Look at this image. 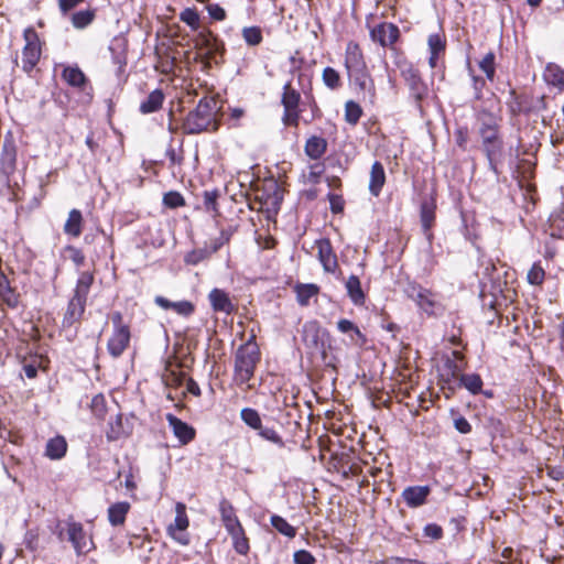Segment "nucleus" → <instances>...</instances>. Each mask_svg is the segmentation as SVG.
Masks as SVG:
<instances>
[{"label": "nucleus", "mask_w": 564, "mask_h": 564, "mask_svg": "<svg viewBox=\"0 0 564 564\" xmlns=\"http://www.w3.org/2000/svg\"><path fill=\"white\" fill-rule=\"evenodd\" d=\"M93 283L94 274L91 272L80 273L76 283L74 295L70 299L64 315L63 324L65 326H72L83 316L87 296Z\"/></svg>", "instance_id": "f257e3e1"}, {"label": "nucleus", "mask_w": 564, "mask_h": 564, "mask_svg": "<svg viewBox=\"0 0 564 564\" xmlns=\"http://www.w3.org/2000/svg\"><path fill=\"white\" fill-rule=\"evenodd\" d=\"M217 101L214 98L204 97L196 108L191 111L183 123L184 131L188 134H197L208 129L214 120Z\"/></svg>", "instance_id": "f03ea898"}, {"label": "nucleus", "mask_w": 564, "mask_h": 564, "mask_svg": "<svg viewBox=\"0 0 564 564\" xmlns=\"http://www.w3.org/2000/svg\"><path fill=\"white\" fill-rule=\"evenodd\" d=\"M260 360V351L252 340L241 345L235 358V378L240 384L247 383L254 373L257 364Z\"/></svg>", "instance_id": "7ed1b4c3"}, {"label": "nucleus", "mask_w": 564, "mask_h": 564, "mask_svg": "<svg viewBox=\"0 0 564 564\" xmlns=\"http://www.w3.org/2000/svg\"><path fill=\"white\" fill-rule=\"evenodd\" d=\"M345 68L350 79L355 82L361 89L367 88L369 74L364 58V54L359 45L349 42L345 52Z\"/></svg>", "instance_id": "20e7f679"}, {"label": "nucleus", "mask_w": 564, "mask_h": 564, "mask_svg": "<svg viewBox=\"0 0 564 564\" xmlns=\"http://www.w3.org/2000/svg\"><path fill=\"white\" fill-rule=\"evenodd\" d=\"M25 44L22 50V69L31 72L40 61L42 47L39 34L33 28H28L23 32Z\"/></svg>", "instance_id": "39448f33"}, {"label": "nucleus", "mask_w": 564, "mask_h": 564, "mask_svg": "<svg viewBox=\"0 0 564 564\" xmlns=\"http://www.w3.org/2000/svg\"><path fill=\"white\" fill-rule=\"evenodd\" d=\"M405 293L409 299L414 301L416 305L429 315H434L441 310V304L436 295L421 285L411 283L406 286Z\"/></svg>", "instance_id": "423d86ee"}, {"label": "nucleus", "mask_w": 564, "mask_h": 564, "mask_svg": "<svg viewBox=\"0 0 564 564\" xmlns=\"http://www.w3.org/2000/svg\"><path fill=\"white\" fill-rule=\"evenodd\" d=\"M301 95L300 93L292 87L290 83L285 84L283 87V94L281 98V102L284 107L283 113V122L288 126L296 127L299 124L300 119V106Z\"/></svg>", "instance_id": "0eeeda50"}, {"label": "nucleus", "mask_w": 564, "mask_h": 564, "mask_svg": "<svg viewBox=\"0 0 564 564\" xmlns=\"http://www.w3.org/2000/svg\"><path fill=\"white\" fill-rule=\"evenodd\" d=\"M188 525L189 520L186 514V506L183 502H177L175 505V519L169 525L167 533L177 543L187 545L189 543L188 534L186 533Z\"/></svg>", "instance_id": "6e6552de"}, {"label": "nucleus", "mask_w": 564, "mask_h": 564, "mask_svg": "<svg viewBox=\"0 0 564 564\" xmlns=\"http://www.w3.org/2000/svg\"><path fill=\"white\" fill-rule=\"evenodd\" d=\"M66 529L68 541L73 544V547L78 555L87 554L94 549L93 540L87 536L82 523L68 519L66 521Z\"/></svg>", "instance_id": "1a4fd4ad"}, {"label": "nucleus", "mask_w": 564, "mask_h": 564, "mask_svg": "<svg viewBox=\"0 0 564 564\" xmlns=\"http://www.w3.org/2000/svg\"><path fill=\"white\" fill-rule=\"evenodd\" d=\"M484 151L491 166L502 154L503 142L499 129L479 130Z\"/></svg>", "instance_id": "9d476101"}, {"label": "nucleus", "mask_w": 564, "mask_h": 564, "mask_svg": "<svg viewBox=\"0 0 564 564\" xmlns=\"http://www.w3.org/2000/svg\"><path fill=\"white\" fill-rule=\"evenodd\" d=\"M371 39L381 46H389L397 42L400 32L397 25L392 23H380L371 30Z\"/></svg>", "instance_id": "9b49d317"}, {"label": "nucleus", "mask_w": 564, "mask_h": 564, "mask_svg": "<svg viewBox=\"0 0 564 564\" xmlns=\"http://www.w3.org/2000/svg\"><path fill=\"white\" fill-rule=\"evenodd\" d=\"M130 337L131 334L129 327H120L119 329H113V333L107 344L109 354L113 358L120 357L129 346Z\"/></svg>", "instance_id": "f8f14e48"}, {"label": "nucleus", "mask_w": 564, "mask_h": 564, "mask_svg": "<svg viewBox=\"0 0 564 564\" xmlns=\"http://www.w3.org/2000/svg\"><path fill=\"white\" fill-rule=\"evenodd\" d=\"M194 46L200 52L199 55H204L207 59L212 58L219 50L216 36L207 30L199 32L195 36Z\"/></svg>", "instance_id": "ddd939ff"}, {"label": "nucleus", "mask_w": 564, "mask_h": 564, "mask_svg": "<svg viewBox=\"0 0 564 564\" xmlns=\"http://www.w3.org/2000/svg\"><path fill=\"white\" fill-rule=\"evenodd\" d=\"M316 247L318 260L322 263L324 270L326 272L334 273L338 267V263L330 241L328 239H319L316 241Z\"/></svg>", "instance_id": "4468645a"}, {"label": "nucleus", "mask_w": 564, "mask_h": 564, "mask_svg": "<svg viewBox=\"0 0 564 564\" xmlns=\"http://www.w3.org/2000/svg\"><path fill=\"white\" fill-rule=\"evenodd\" d=\"M208 300L212 308L215 312L225 313L226 315H230L236 311V305L229 297L228 293L221 289H213L208 294Z\"/></svg>", "instance_id": "2eb2a0df"}, {"label": "nucleus", "mask_w": 564, "mask_h": 564, "mask_svg": "<svg viewBox=\"0 0 564 564\" xmlns=\"http://www.w3.org/2000/svg\"><path fill=\"white\" fill-rule=\"evenodd\" d=\"M166 421L169 422L175 437H177L183 445L188 444L194 440L195 430L186 422H183L172 413L166 414Z\"/></svg>", "instance_id": "dca6fc26"}, {"label": "nucleus", "mask_w": 564, "mask_h": 564, "mask_svg": "<svg viewBox=\"0 0 564 564\" xmlns=\"http://www.w3.org/2000/svg\"><path fill=\"white\" fill-rule=\"evenodd\" d=\"M323 333L317 322H307L303 326L302 340L308 349L319 350L323 347Z\"/></svg>", "instance_id": "f3484780"}, {"label": "nucleus", "mask_w": 564, "mask_h": 564, "mask_svg": "<svg viewBox=\"0 0 564 564\" xmlns=\"http://www.w3.org/2000/svg\"><path fill=\"white\" fill-rule=\"evenodd\" d=\"M430 494L429 486H410L402 491V498L408 507L417 508L426 502Z\"/></svg>", "instance_id": "a211bd4d"}, {"label": "nucleus", "mask_w": 564, "mask_h": 564, "mask_svg": "<svg viewBox=\"0 0 564 564\" xmlns=\"http://www.w3.org/2000/svg\"><path fill=\"white\" fill-rule=\"evenodd\" d=\"M154 302L163 310H173L176 314L188 317L195 312V305L191 301L172 302L164 296H155Z\"/></svg>", "instance_id": "6ab92c4d"}, {"label": "nucleus", "mask_w": 564, "mask_h": 564, "mask_svg": "<svg viewBox=\"0 0 564 564\" xmlns=\"http://www.w3.org/2000/svg\"><path fill=\"white\" fill-rule=\"evenodd\" d=\"M402 75L410 87L412 96L415 100H421L426 95L427 88L422 82L417 69L409 67L402 72Z\"/></svg>", "instance_id": "aec40b11"}, {"label": "nucleus", "mask_w": 564, "mask_h": 564, "mask_svg": "<svg viewBox=\"0 0 564 564\" xmlns=\"http://www.w3.org/2000/svg\"><path fill=\"white\" fill-rule=\"evenodd\" d=\"M427 45L430 50L429 64L431 68H435L437 59L441 54H444L446 48V40L442 33L430 34L427 39Z\"/></svg>", "instance_id": "412c9836"}, {"label": "nucleus", "mask_w": 564, "mask_h": 564, "mask_svg": "<svg viewBox=\"0 0 564 564\" xmlns=\"http://www.w3.org/2000/svg\"><path fill=\"white\" fill-rule=\"evenodd\" d=\"M219 511L221 516V521L227 532L237 531V529L242 528L240 521L236 517V512L232 505L228 500L223 499L220 501Z\"/></svg>", "instance_id": "4be33fe9"}, {"label": "nucleus", "mask_w": 564, "mask_h": 564, "mask_svg": "<svg viewBox=\"0 0 564 564\" xmlns=\"http://www.w3.org/2000/svg\"><path fill=\"white\" fill-rule=\"evenodd\" d=\"M453 358H448L444 364L443 377H446V381L451 379H460L464 369V356L459 351H453Z\"/></svg>", "instance_id": "5701e85b"}, {"label": "nucleus", "mask_w": 564, "mask_h": 564, "mask_svg": "<svg viewBox=\"0 0 564 564\" xmlns=\"http://www.w3.org/2000/svg\"><path fill=\"white\" fill-rule=\"evenodd\" d=\"M130 509L131 505L128 501L112 503L107 511L109 523L112 527L123 525Z\"/></svg>", "instance_id": "b1692460"}, {"label": "nucleus", "mask_w": 564, "mask_h": 564, "mask_svg": "<svg viewBox=\"0 0 564 564\" xmlns=\"http://www.w3.org/2000/svg\"><path fill=\"white\" fill-rule=\"evenodd\" d=\"M386 183V172L383 165L376 161L370 170L369 192L373 196H379Z\"/></svg>", "instance_id": "393cba45"}, {"label": "nucleus", "mask_w": 564, "mask_h": 564, "mask_svg": "<svg viewBox=\"0 0 564 564\" xmlns=\"http://www.w3.org/2000/svg\"><path fill=\"white\" fill-rule=\"evenodd\" d=\"M67 452V442L64 436L50 438L45 446V456L52 460L61 459Z\"/></svg>", "instance_id": "a878e982"}, {"label": "nucleus", "mask_w": 564, "mask_h": 564, "mask_svg": "<svg viewBox=\"0 0 564 564\" xmlns=\"http://www.w3.org/2000/svg\"><path fill=\"white\" fill-rule=\"evenodd\" d=\"M544 79L547 84L564 90V69L558 65L550 63L544 69Z\"/></svg>", "instance_id": "bb28decb"}, {"label": "nucleus", "mask_w": 564, "mask_h": 564, "mask_svg": "<svg viewBox=\"0 0 564 564\" xmlns=\"http://www.w3.org/2000/svg\"><path fill=\"white\" fill-rule=\"evenodd\" d=\"M164 101V94L161 89H155L149 94L147 99L140 104V111L144 115L158 111Z\"/></svg>", "instance_id": "cd10ccee"}, {"label": "nucleus", "mask_w": 564, "mask_h": 564, "mask_svg": "<svg viewBox=\"0 0 564 564\" xmlns=\"http://www.w3.org/2000/svg\"><path fill=\"white\" fill-rule=\"evenodd\" d=\"M327 149V142L324 138L313 135L305 143V153L313 160H318L324 155Z\"/></svg>", "instance_id": "c85d7f7f"}, {"label": "nucleus", "mask_w": 564, "mask_h": 564, "mask_svg": "<svg viewBox=\"0 0 564 564\" xmlns=\"http://www.w3.org/2000/svg\"><path fill=\"white\" fill-rule=\"evenodd\" d=\"M83 215L78 209H72L64 225V232L72 237H79L82 234Z\"/></svg>", "instance_id": "c756f323"}, {"label": "nucleus", "mask_w": 564, "mask_h": 564, "mask_svg": "<svg viewBox=\"0 0 564 564\" xmlns=\"http://www.w3.org/2000/svg\"><path fill=\"white\" fill-rule=\"evenodd\" d=\"M346 290L348 296L355 305H362L365 303V293L361 289L360 280L356 275H350L346 281Z\"/></svg>", "instance_id": "7c9ffc66"}, {"label": "nucleus", "mask_w": 564, "mask_h": 564, "mask_svg": "<svg viewBox=\"0 0 564 564\" xmlns=\"http://www.w3.org/2000/svg\"><path fill=\"white\" fill-rule=\"evenodd\" d=\"M130 434L129 429L123 424L122 415L116 414L113 421L109 422V429L106 432L108 441H117L127 437Z\"/></svg>", "instance_id": "2f4dec72"}, {"label": "nucleus", "mask_w": 564, "mask_h": 564, "mask_svg": "<svg viewBox=\"0 0 564 564\" xmlns=\"http://www.w3.org/2000/svg\"><path fill=\"white\" fill-rule=\"evenodd\" d=\"M477 120L479 122V130H496L500 129L502 118L488 109H481L477 115Z\"/></svg>", "instance_id": "473e14b6"}, {"label": "nucleus", "mask_w": 564, "mask_h": 564, "mask_svg": "<svg viewBox=\"0 0 564 564\" xmlns=\"http://www.w3.org/2000/svg\"><path fill=\"white\" fill-rule=\"evenodd\" d=\"M17 151L12 143H4L1 155V169L6 174H11L15 170Z\"/></svg>", "instance_id": "72a5a7b5"}, {"label": "nucleus", "mask_w": 564, "mask_h": 564, "mask_svg": "<svg viewBox=\"0 0 564 564\" xmlns=\"http://www.w3.org/2000/svg\"><path fill=\"white\" fill-rule=\"evenodd\" d=\"M337 328L343 334H348L350 339L355 343L362 344L365 341V335L360 332L359 327L349 319L341 318L337 322Z\"/></svg>", "instance_id": "f704fd0d"}, {"label": "nucleus", "mask_w": 564, "mask_h": 564, "mask_svg": "<svg viewBox=\"0 0 564 564\" xmlns=\"http://www.w3.org/2000/svg\"><path fill=\"white\" fill-rule=\"evenodd\" d=\"M62 77L68 85L73 87H82L86 83L85 74L77 66L65 67L62 73Z\"/></svg>", "instance_id": "c9c22d12"}, {"label": "nucleus", "mask_w": 564, "mask_h": 564, "mask_svg": "<svg viewBox=\"0 0 564 564\" xmlns=\"http://www.w3.org/2000/svg\"><path fill=\"white\" fill-rule=\"evenodd\" d=\"M318 286L316 284H299L295 286L296 299L300 305L306 306L310 300L317 295Z\"/></svg>", "instance_id": "e433bc0d"}, {"label": "nucleus", "mask_w": 564, "mask_h": 564, "mask_svg": "<svg viewBox=\"0 0 564 564\" xmlns=\"http://www.w3.org/2000/svg\"><path fill=\"white\" fill-rule=\"evenodd\" d=\"M459 386L467 389L470 393L477 394L482 389V380L477 373H467L460 376Z\"/></svg>", "instance_id": "4c0bfd02"}, {"label": "nucleus", "mask_w": 564, "mask_h": 564, "mask_svg": "<svg viewBox=\"0 0 564 564\" xmlns=\"http://www.w3.org/2000/svg\"><path fill=\"white\" fill-rule=\"evenodd\" d=\"M228 533L232 539L236 552L241 555H246L249 552V542L245 534L243 528L237 529V531H231Z\"/></svg>", "instance_id": "58836bf2"}, {"label": "nucleus", "mask_w": 564, "mask_h": 564, "mask_svg": "<svg viewBox=\"0 0 564 564\" xmlns=\"http://www.w3.org/2000/svg\"><path fill=\"white\" fill-rule=\"evenodd\" d=\"M253 430L258 432V435L261 438L271 442L281 448L284 447L285 444L281 435L274 429L263 426L262 421L260 422V426Z\"/></svg>", "instance_id": "ea45409f"}, {"label": "nucleus", "mask_w": 564, "mask_h": 564, "mask_svg": "<svg viewBox=\"0 0 564 564\" xmlns=\"http://www.w3.org/2000/svg\"><path fill=\"white\" fill-rule=\"evenodd\" d=\"M272 527L281 534L288 538H294L296 535V529L291 525L284 518L280 516H272L270 519Z\"/></svg>", "instance_id": "a19ab883"}, {"label": "nucleus", "mask_w": 564, "mask_h": 564, "mask_svg": "<svg viewBox=\"0 0 564 564\" xmlns=\"http://www.w3.org/2000/svg\"><path fill=\"white\" fill-rule=\"evenodd\" d=\"M240 419L250 429H257L260 426L261 416L257 410L252 408H243L240 411Z\"/></svg>", "instance_id": "79ce46f5"}, {"label": "nucleus", "mask_w": 564, "mask_h": 564, "mask_svg": "<svg viewBox=\"0 0 564 564\" xmlns=\"http://www.w3.org/2000/svg\"><path fill=\"white\" fill-rule=\"evenodd\" d=\"M435 218L434 206L432 203L424 202L421 205V223L424 231L430 230Z\"/></svg>", "instance_id": "37998d69"}, {"label": "nucleus", "mask_w": 564, "mask_h": 564, "mask_svg": "<svg viewBox=\"0 0 564 564\" xmlns=\"http://www.w3.org/2000/svg\"><path fill=\"white\" fill-rule=\"evenodd\" d=\"M322 79L325 86L329 89H337L340 87V76L339 73L333 67L324 68L322 73Z\"/></svg>", "instance_id": "c03bdc74"}, {"label": "nucleus", "mask_w": 564, "mask_h": 564, "mask_svg": "<svg viewBox=\"0 0 564 564\" xmlns=\"http://www.w3.org/2000/svg\"><path fill=\"white\" fill-rule=\"evenodd\" d=\"M545 279V271L540 262L533 263L528 271L527 280L531 285H541Z\"/></svg>", "instance_id": "a18cd8bd"}, {"label": "nucleus", "mask_w": 564, "mask_h": 564, "mask_svg": "<svg viewBox=\"0 0 564 564\" xmlns=\"http://www.w3.org/2000/svg\"><path fill=\"white\" fill-rule=\"evenodd\" d=\"M210 257V251L205 248L194 249L184 257V262L191 265H197Z\"/></svg>", "instance_id": "49530a36"}, {"label": "nucleus", "mask_w": 564, "mask_h": 564, "mask_svg": "<svg viewBox=\"0 0 564 564\" xmlns=\"http://www.w3.org/2000/svg\"><path fill=\"white\" fill-rule=\"evenodd\" d=\"M242 37L251 46L259 45L262 42V33L258 26L243 28Z\"/></svg>", "instance_id": "de8ad7c7"}, {"label": "nucleus", "mask_w": 564, "mask_h": 564, "mask_svg": "<svg viewBox=\"0 0 564 564\" xmlns=\"http://www.w3.org/2000/svg\"><path fill=\"white\" fill-rule=\"evenodd\" d=\"M90 410L93 414L99 419L104 420L107 413L106 399L102 394H96L90 402Z\"/></svg>", "instance_id": "09e8293b"}, {"label": "nucleus", "mask_w": 564, "mask_h": 564, "mask_svg": "<svg viewBox=\"0 0 564 564\" xmlns=\"http://www.w3.org/2000/svg\"><path fill=\"white\" fill-rule=\"evenodd\" d=\"M362 110L360 106L354 101H348L345 105V119L350 124H356L360 119Z\"/></svg>", "instance_id": "8fccbe9b"}, {"label": "nucleus", "mask_w": 564, "mask_h": 564, "mask_svg": "<svg viewBox=\"0 0 564 564\" xmlns=\"http://www.w3.org/2000/svg\"><path fill=\"white\" fill-rule=\"evenodd\" d=\"M480 69L486 74L489 80H494L495 77V54L492 52L487 53L479 63Z\"/></svg>", "instance_id": "3c124183"}, {"label": "nucleus", "mask_w": 564, "mask_h": 564, "mask_svg": "<svg viewBox=\"0 0 564 564\" xmlns=\"http://www.w3.org/2000/svg\"><path fill=\"white\" fill-rule=\"evenodd\" d=\"M64 257L69 259L77 268L85 263V256L78 248L74 246H67L64 248Z\"/></svg>", "instance_id": "603ef678"}, {"label": "nucleus", "mask_w": 564, "mask_h": 564, "mask_svg": "<svg viewBox=\"0 0 564 564\" xmlns=\"http://www.w3.org/2000/svg\"><path fill=\"white\" fill-rule=\"evenodd\" d=\"M163 204L169 208H177L185 205V199L181 193L171 191L164 194Z\"/></svg>", "instance_id": "864d4df0"}, {"label": "nucleus", "mask_w": 564, "mask_h": 564, "mask_svg": "<svg viewBox=\"0 0 564 564\" xmlns=\"http://www.w3.org/2000/svg\"><path fill=\"white\" fill-rule=\"evenodd\" d=\"M94 13L89 10L78 11L73 14L72 21L75 28L83 29L91 23Z\"/></svg>", "instance_id": "5fc2aeb1"}, {"label": "nucleus", "mask_w": 564, "mask_h": 564, "mask_svg": "<svg viewBox=\"0 0 564 564\" xmlns=\"http://www.w3.org/2000/svg\"><path fill=\"white\" fill-rule=\"evenodd\" d=\"M180 19L182 22L186 23L193 30H197L199 26V17L194 9L187 8L184 11H182Z\"/></svg>", "instance_id": "6e6d98bb"}, {"label": "nucleus", "mask_w": 564, "mask_h": 564, "mask_svg": "<svg viewBox=\"0 0 564 564\" xmlns=\"http://www.w3.org/2000/svg\"><path fill=\"white\" fill-rule=\"evenodd\" d=\"M218 191H205L203 195L204 206L207 212L218 214L217 198Z\"/></svg>", "instance_id": "4d7b16f0"}, {"label": "nucleus", "mask_w": 564, "mask_h": 564, "mask_svg": "<svg viewBox=\"0 0 564 564\" xmlns=\"http://www.w3.org/2000/svg\"><path fill=\"white\" fill-rule=\"evenodd\" d=\"M325 167L322 163H314L310 166V171L306 175L307 182L312 184H317L319 182L321 175L324 173Z\"/></svg>", "instance_id": "13d9d810"}, {"label": "nucleus", "mask_w": 564, "mask_h": 564, "mask_svg": "<svg viewBox=\"0 0 564 564\" xmlns=\"http://www.w3.org/2000/svg\"><path fill=\"white\" fill-rule=\"evenodd\" d=\"M24 544L28 550L35 552L39 549V532L29 530L24 535Z\"/></svg>", "instance_id": "bf43d9fd"}, {"label": "nucleus", "mask_w": 564, "mask_h": 564, "mask_svg": "<svg viewBox=\"0 0 564 564\" xmlns=\"http://www.w3.org/2000/svg\"><path fill=\"white\" fill-rule=\"evenodd\" d=\"M294 563L295 564H314V556L305 550H300L294 553Z\"/></svg>", "instance_id": "052dcab7"}, {"label": "nucleus", "mask_w": 564, "mask_h": 564, "mask_svg": "<svg viewBox=\"0 0 564 564\" xmlns=\"http://www.w3.org/2000/svg\"><path fill=\"white\" fill-rule=\"evenodd\" d=\"M207 11H208L209 15L217 21H223L226 19V12L219 4H216V3L208 4Z\"/></svg>", "instance_id": "680f3d73"}, {"label": "nucleus", "mask_w": 564, "mask_h": 564, "mask_svg": "<svg viewBox=\"0 0 564 564\" xmlns=\"http://www.w3.org/2000/svg\"><path fill=\"white\" fill-rule=\"evenodd\" d=\"M455 429L462 434H468L471 432V425L464 416H458L454 420Z\"/></svg>", "instance_id": "e2e57ef3"}, {"label": "nucleus", "mask_w": 564, "mask_h": 564, "mask_svg": "<svg viewBox=\"0 0 564 564\" xmlns=\"http://www.w3.org/2000/svg\"><path fill=\"white\" fill-rule=\"evenodd\" d=\"M330 209L333 213L337 214L343 212L344 209V200L338 195H329Z\"/></svg>", "instance_id": "0e129e2a"}, {"label": "nucleus", "mask_w": 564, "mask_h": 564, "mask_svg": "<svg viewBox=\"0 0 564 564\" xmlns=\"http://www.w3.org/2000/svg\"><path fill=\"white\" fill-rule=\"evenodd\" d=\"M456 143L459 148L465 149L468 141V131L465 128H459L455 132Z\"/></svg>", "instance_id": "69168bd1"}, {"label": "nucleus", "mask_w": 564, "mask_h": 564, "mask_svg": "<svg viewBox=\"0 0 564 564\" xmlns=\"http://www.w3.org/2000/svg\"><path fill=\"white\" fill-rule=\"evenodd\" d=\"M425 534L433 539H440L443 535V530L437 524H429L425 527Z\"/></svg>", "instance_id": "338daca9"}, {"label": "nucleus", "mask_w": 564, "mask_h": 564, "mask_svg": "<svg viewBox=\"0 0 564 564\" xmlns=\"http://www.w3.org/2000/svg\"><path fill=\"white\" fill-rule=\"evenodd\" d=\"M378 564H423L422 562H419V561H412V560H403V558H399V557H391V558H388V560H384Z\"/></svg>", "instance_id": "774afa93"}]
</instances>
